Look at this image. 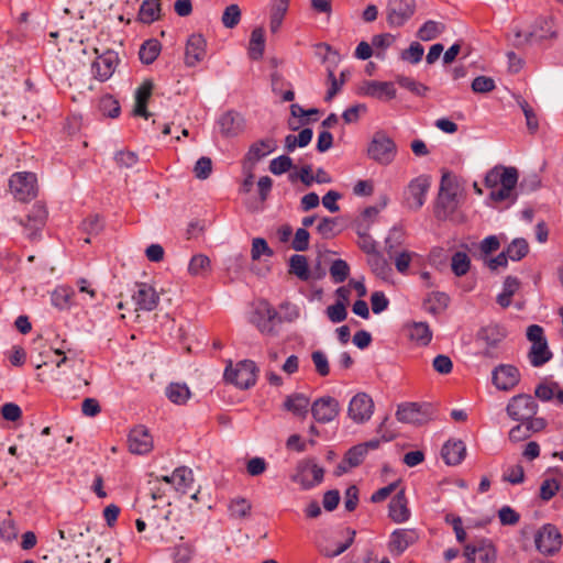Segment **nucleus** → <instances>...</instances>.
<instances>
[{"mask_svg":"<svg viewBox=\"0 0 563 563\" xmlns=\"http://www.w3.org/2000/svg\"><path fill=\"white\" fill-rule=\"evenodd\" d=\"M311 360L314 365L316 372L322 376L325 377L330 374V364L328 356L322 351H313L311 353Z\"/></svg>","mask_w":563,"mask_h":563,"instance_id":"5fc2aeb1","label":"nucleus"},{"mask_svg":"<svg viewBox=\"0 0 563 563\" xmlns=\"http://www.w3.org/2000/svg\"><path fill=\"white\" fill-rule=\"evenodd\" d=\"M19 530L11 518H7L0 523V538L5 542H12L18 538Z\"/></svg>","mask_w":563,"mask_h":563,"instance_id":"e2e57ef3","label":"nucleus"},{"mask_svg":"<svg viewBox=\"0 0 563 563\" xmlns=\"http://www.w3.org/2000/svg\"><path fill=\"white\" fill-rule=\"evenodd\" d=\"M423 52V46L420 43L412 42L409 48L401 53V58L404 60L410 62L411 64H417L421 60Z\"/></svg>","mask_w":563,"mask_h":563,"instance_id":"338daca9","label":"nucleus"},{"mask_svg":"<svg viewBox=\"0 0 563 563\" xmlns=\"http://www.w3.org/2000/svg\"><path fill=\"white\" fill-rule=\"evenodd\" d=\"M289 9V0H275L269 10V31L275 34L282 27Z\"/></svg>","mask_w":563,"mask_h":563,"instance_id":"f704fd0d","label":"nucleus"},{"mask_svg":"<svg viewBox=\"0 0 563 563\" xmlns=\"http://www.w3.org/2000/svg\"><path fill=\"white\" fill-rule=\"evenodd\" d=\"M93 52L97 54V58L91 65L93 78L101 82L107 81L112 77L120 62L118 53L107 49L99 54L98 48H95Z\"/></svg>","mask_w":563,"mask_h":563,"instance_id":"6e6552de","label":"nucleus"},{"mask_svg":"<svg viewBox=\"0 0 563 563\" xmlns=\"http://www.w3.org/2000/svg\"><path fill=\"white\" fill-rule=\"evenodd\" d=\"M409 336L420 345H428L432 339V332L426 322H415L409 328Z\"/></svg>","mask_w":563,"mask_h":563,"instance_id":"49530a36","label":"nucleus"},{"mask_svg":"<svg viewBox=\"0 0 563 563\" xmlns=\"http://www.w3.org/2000/svg\"><path fill=\"white\" fill-rule=\"evenodd\" d=\"M555 20L553 16H541L532 25V30L525 36V43H529L533 37L539 40H555L558 32L555 30Z\"/></svg>","mask_w":563,"mask_h":563,"instance_id":"393cba45","label":"nucleus"},{"mask_svg":"<svg viewBox=\"0 0 563 563\" xmlns=\"http://www.w3.org/2000/svg\"><path fill=\"white\" fill-rule=\"evenodd\" d=\"M115 163L123 170H130L137 165V156L134 152L120 151L115 154Z\"/></svg>","mask_w":563,"mask_h":563,"instance_id":"bf43d9fd","label":"nucleus"},{"mask_svg":"<svg viewBox=\"0 0 563 563\" xmlns=\"http://www.w3.org/2000/svg\"><path fill=\"white\" fill-rule=\"evenodd\" d=\"M9 189L18 201H30L37 195L36 178H10Z\"/></svg>","mask_w":563,"mask_h":563,"instance_id":"4be33fe9","label":"nucleus"},{"mask_svg":"<svg viewBox=\"0 0 563 563\" xmlns=\"http://www.w3.org/2000/svg\"><path fill=\"white\" fill-rule=\"evenodd\" d=\"M132 299L135 305V311H152L159 302V296L155 288L146 283L136 284V290L134 291Z\"/></svg>","mask_w":563,"mask_h":563,"instance_id":"dca6fc26","label":"nucleus"},{"mask_svg":"<svg viewBox=\"0 0 563 563\" xmlns=\"http://www.w3.org/2000/svg\"><path fill=\"white\" fill-rule=\"evenodd\" d=\"M207 41L201 34H192L188 37L185 47V64L195 67L206 56Z\"/></svg>","mask_w":563,"mask_h":563,"instance_id":"aec40b11","label":"nucleus"},{"mask_svg":"<svg viewBox=\"0 0 563 563\" xmlns=\"http://www.w3.org/2000/svg\"><path fill=\"white\" fill-rule=\"evenodd\" d=\"M99 109L103 115L117 118L120 114V104L112 96H104L99 101Z\"/></svg>","mask_w":563,"mask_h":563,"instance_id":"864d4df0","label":"nucleus"},{"mask_svg":"<svg viewBox=\"0 0 563 563\" xmlns=\"http://www.w3.org/2000/svg\"><path fill=\"white\" fill-rule=\"evenodd\" d=\"M195 554V545L186 542L183 536L179 537V543L172 549V560L174 563H189Z\"/></svg>","mask_w":563,"mask_h":563,"instance_id":"4c0bfd02","label":"nucleus"},{"mask_svg":"<svg viewBox=\"0 0 563 563\" xmlns=\"http://www.w3.org/2000/svg\"><path fill=\"white\" fill-rule=\"evenodd\" d=\"M324 470L313 460H305L298 463L292 481L300 484L302 488L309 489L323 479Z\"/></svg>","mask_w":563,"mask_h":563,"instance_id":"1a4fd4ad","label":"nucleus"},{"mask_svg":"<svg viewBox=\"0 0 563 563\" xmlns=\"http://www.w3.org/2000/svg\"><path fill=\"white\" fill-rule=\"evenodd\" d=\"M366 455V448L364 445H355L351 448L345 454V462L350 467L358 466Z\"/></svg>","mask_w":563,"mask_h":563,"instance_id":"69168bd1","label":"nucleus"},{"mask_svg":"<svg viewBox=\"0 0 563 563\" xmlns=\"http://www.w3.org/2000/svg\"><path fill=\"white\" fill-rule=\"evenodd\" d=\"M165 395L173 404L185 405L191 393L185 383H170L165 389Z\"/></svg>","mask_w":563,"mask_h":563,"instance_id":"e433bc0d","label":"nucleus"},{"mask_svg":"<svg viewBox=\"0 0 563 563\" xmlns=\"http://www.w3.org/2000/svg\"><path fill=\"white\" fill-rule=\"evenodd\" d=\"M262 255L271 257L273 251L263 238H255L252 241L251 257L253 261H258Z\"/></svg>","mask_w":563,"mask_h":563,"instance_id":"680f3d73","label":"nucleus"},{"mask_svg":"<svg viewBox=\"0 0 563 563\" xmlns=\"http://www.w3.org/2000/svg\"><path fill=\"white\" fill-rule=\"evenodd\" d=\"M445 30V25L441 22L429 20L424 22L417 32V37L428 42L437 38Z\"/></svg>","mask_w":563,"mask_h":563,"instance_id":"a18cd8bd","label":"nucleus"},{"mask_svg":"<svg viewBox=\"0 0 563 563\" xmlns=\"http://www.w3.org/2000/svg\"><path fill=\"white\" fill-rule=\"evenodd\" d=\"M362 93L379 100H390L396 97V90L391 82L387 81H366L361 87Z\"/></svg>","mask_w":563,"mask_h":563,"instance_id":"bb28decb","label":"nucleus"},{"mask_svg":"<svg viewBox=\"0 0 563 563\" xmlns=\"http://www.w3.org/2000/svg\"><path fill=\"white\" fill-rule=\"evenodd\" d=\"M284 407L294 415L305 418L310 407V400L303 394H292L286 398Z\"/></svg>","mask_w":563,"mask_h":563,"instance_id":"c9c22d12","label":"nucleus"},{"mask_svg":"<svg viewBox=\"0 0 563 563\" xmlns=\"http://www.w3.org/2000/svg\"><path fill=\"white\" fill-rule=\"evenodd\" d=\"M415 12V0H389L386 8V20L390 27H401Z\"/></svg>","mask_w":563,"mask_h":563,"instance_id":"423d86ee","label":"nucleus"},{"mask_svg":"<svg viewBox=\"0 0 563 563\" xmlns=\"http://www.w3.org/2000/svg\"><path fill=\"white\" fill-rule=\"evenodd\" d=\"M289 274L295 275L300 280L307 282L311 276L307 257L295 254L289 258Z\"/></svg>","mask_w":563,"mask_h":563,"instance_id":"58836bf2","label":"nucleus"},{"mask_svg":"<svg viewBox=\"0 0 563 563\" xmlns=\"http://www.w3.org/2000/svg\"><path fill=\"white\" fill-rule=\"evenodd\" d=\"M271 178H243L240 191L250 202H263L272 189Z\"/></svg>","mask_w":563,"mask_h":563,"instance_id":"ddd939ff","label":"nucleus"},{"mask_svg":"<svg viewBox=\"0 0 563 563\" xmlns=\"http://www.w3.org/2000/svg\"><path fill=\"white\" fill-rule=\"evenodd\" d=\"M162 0H144L141 3L137 21L144 24H152L161 19L162 15Z\"/></svg>","mask_w":563,"mask_h":563,"instance_id":"72a5a7b5","label":"nucleus"},{"mask_svg":"<svg viewBox=\"0 0 563 563\" xmlns=\"http://www.w3.org/2000/svg\"><path fill=\"white\" fill-rule=\"evenodd\" d=\"M368 156L382 165L390 164L396 154L397 145L385 132H376L367 147Z\"/></svg>","mask_w":563,"mask_h":563,"instance_id":"20e7f679","label":"nucleus"},{"mask_svg":"<svg viewBox=\"0 0 563 563\" xmlns=\"http://www.w3.org/2000/svg\"><path fill=\"white\" fill-rule=\"evenodd\" d=\"M421 406L416 402H407L398 406L397 420L405 423L420 424L424 421Z\"/></svg>","mask_w":563,"mask_h":563,"instance_id":"c756f323","label":"nucleus"},{"mask_svg":"<svg viewBox=\"0 0 563 563\" xmlns=\"http://www.w3.org/2000/svg\"><path fill=\"white\" fill-rule=\"evenodd\" d=\"M211 271V261L205 254H196L188 264V273L191 276H206Z\"/></svg>","mask_w":563,"mask_h":563,"instance_id":"37998d69","label":"nucleus"},{"mask_svg":"<svg viewBox=\"0 0 563 563\" xmlns=\"http://www.w3.org/2000/svg\"><path fill=\"white\" fill-rule=\"evenodd\" d=\"M163 481L180 494L189 493L195 483L192 471L186 466L176 468L169 476H163Z\"/></svg>","mask_w":563,"mask_h":563,"instance_id":"5701e85b","label":"nucleus"},{"mask_svg":"<svg viewBox=\"0 0 563 563\" xmlns=\"http://www.w3.org/2000/svg\"><path fill=\"white\" fill-rule=\"evenodd\" d=\"M47 218V211L43 205L35 203L26 217V221H21V224L25 228L27 238L32 241L36 240L38 232L45 225Z\"/></svg>","mask_w":563,"mask_h":563,"instance_id":"b1692460","label":"nucleus"},{"mask_svg":"<svg viewBox=\"0 0 563 563\" xmlns=\"http://www.w3.org/2000/svg\"><path fill=\"white\" fill-rule=\"evenodd\" d=\"M221 133L225 137H234L245 130V119L236 111H228L219 120Z\"/></svg>","mask_w":563,"mask_h":563,"instance_id":"a878e982","label":"nucleus"},{"mask_svg":"<svg viewBox=\"0 0 563 563\" xmlns=\"http://www.w3.org/2000/svg\"><path fill=\"white\" fill-rule=\"evenodd\" d=\"M493 383L500 390H510L520 382L519 369L514 365H499L493 371Z\"/></svg>","mask_w":563,"mask_h":563,"instance_id":"6ab92c4d","label":"nucleus"},{"mask_svg":"<svg viewBox=\"0 0 563 563\" xmlns=\"http://www.w3.org/2000/svg\"><path fill=\"white\" fill-rule=\"evenodd\" d=\"M161 51L162 45L159 41L156 38H150L141 45L139 56L143 64L150 65L156 60Z\"/></svg>","mask_w":563,"mask_h":563,"instance_id":"a19ab883","label":"nucleus"},{"mask_svg":"<svg viewBox=\"0 0 563 563\" xmlns=\"http://www.w3.org/2000/svg\"><path fill=\"white\" fill-rule=\"evenodd\" d=\"M153 89L152 81H144L136 90L135 93V106L133 109V114L136 117H143L144 119H148L151 113L147 111V102L151 98Z\"/></svg>","mask_w":563,"mask_h":563,"instance_id":"7c9ffc66","label":"nucleus"},{"mask_svg":"<svg viewBox=\"0 0 563 563\" xmlns=\"http://www.w3.org/2000/svg\"><path fill=\"white\" fill-rule=\"evenodd\" d=\"M449 301L450 298L446 294L441 291H433L426 298L424 307L429 312L437 314L448 307Z\"/></svg>","mask_w":563,"mask_h":563,"instance_id":"c03bdc74","label":"nucleus"},{"mask_svg":"<svg viewBox=\"0 0 563 563\" xmlns=\"http://www.w3.org/2000/svg\"><path fill=\"white\" fill-rule=\"evenodd\" d=\"M51 301L59 310H67L74 305L80 303L76 300V291L68 286L57 287L51 295Z\"/></svg>","mask_w":563,"mask_h":563,"instance_id":"c85d7f7f","label":"nucleus"},{"mask_svg":"<svg viewBox=\"0 0 563 563\" xmlns=\"http://www.w3.org/2000/svg\"><path fill=\"white\" fill-rule=\"evenodd\" d=\"M257 367L253 361L239 362L234 367L230 365L224 372L227 382L241 389H247L256 382Z\"/></svg>","mask_w":563,"mask_h":563,"instance_id":"39448f33","label":"nucleus"},{"mask_svg":"<svg viewBox=\"0 0 563 563\" xmlns=\"http://www.w3.org/2000/svg\"><path fill=\"white\" fill-rule=\"evenodd\" d=\"M410 510L404 490L398 492L389 503V517L396 523H402L409 520Z\"/></svg>","mask_w":563,"mask_h":563,"instance_id":"cd10ccee","label":"nucleus"},{"mask_svg":"<svg viewBox=\"0 0 563 563\" xmlns=\"http://www.w3.org/2000/svg\"><path fill=\"white\" fill-rule=\"evenodd\" d=\"M461 190L457 178H441L435 208V214L439 219L448 218L456 209Z\"/></svg>","mask_w":563,"mask_h":563,"instance_id":"7ed1b4c3","label":"nucleus"},{"mask_svg":"<svg viewBox=\"0 0 563 563\" xmlns=\"http://www.w3.org/2000/svg\"><path fill=\"white\" fill-rule=\"evenodd\" d=\"M312 139V130L303 129L298 135L288 134L285 137V148L288 152L295 151L296 147L307 146Z\"/></svg>","mask_w":563,"mask_h":563,"instance_id":"de8ad7c7","label":"nucleus"},{"mask_svg":"<svg viewBox=\"0 0 563 563\" xmlns=\"http://www.w3.org/2000/svg\"><path fill=\"white\" fill-rule=\"evenodd\" d=\"M374 412V401L366 393H357L352 397L347 407V416L355 423H364Z\"/></svg>","mask_w":563,"mask_h":563,"instance_id":"9b49d317","label":"nucleus"},{"mask_svg":"<svg viewBox=\"0 0 563 563\" xmlns=\"http://www.w3.org/2000/svg\"><path fill=\"white\" fill-rule=\"evenodd\" d=\"M277 150V142L273 137L257 140L252 143L242 159V172L245 176H254L257 165L271 153Z\"/></svg>","mask_w":563,"mask_h":563,"instance_id":"f03ea898","label":"nucleus"},{"mask_svg":"<svg viewBox=\"0 0 563 563\" xmlns=\"http://www.w3.org/2000/svg\"><path fill=\"white\" fill-rule=\"evenodd\" d=\"M527 339L531 343L528 352V358L533 367H540L548 363L553 354L549 349L544 330L538 324H531L527 329Z\"/></svg>","mask_w":563,"mask_h":563,"instance_id":"f257e3e1","label":"nucleus"},{"mask_svg":"<svg viewBox=\"0 0 563 563\" xmlns=\"http://www.w3.org/2000/svg\"><path fill=\"white\" fill-rule=\"evenodd\" d=\"M292 167V161L287 155H280L271 161L268 169L274 175H282L289 172Z\"/></svg>","mask_w":563,"mask_h":563,"instance_id":"6e6d98bb","label":"nucleus"},{"mask_svg":"<svg viewBox=\"0 0 563 563\" xmlns=\"http://www.w3.org/2000/svg\"><path fill=\"white\" fill-rule=\"evenodd\" d=\"M368 263L377 277L385 280L390 277L391 268L387 261L378 252L369 256Z\"/></svg>","mask_w":563,"mask_h":563,"instance_id":"09e8293b","label":"nucleus"},{"mask_svg":"<svg viewBox=\"0 0 563 563\" xmlns=\"http://www.w3.org/2000/svg\"><path fill=\"white\" fill-rule=\"evenodd\" d=\"M466 453V448L461 440H449L442 448L441 454L449 465L460 464Z\"/></svg>","mask_w":563,"mask_h":563,"instance_id":"2f4dec72","label":"nucleus"},{"mask_svg":"<svg viewBox=\"0 0 563 563\" xmlns=\"http://www.w3.org/2000/svg\"><path fill=\"white\" fill-rule=\"evenodd\" d=\"M470 257L464 252H456L451 260V268L456 276H464L470 269Z\"/></svg>","mask_w":563,"mask_h":563,"instance_id":"603ef678","label":"nucleus"},{"mask_svg":"<svg viewBox=\"0 0 563 563\" xmlns=\"http://www.w3.org/2000/svg\"><path fill=\"white\" fill-rule=\"evenodd\" d=\"M277 319V311L268 302H261L252 318V322L258 331L266 335H276L275 320Z\"/></svg>","mask_w":563,"mask_h":563,"instance_id":"4468645a","label":"nucleus"},{"mask_svg":"<svg viewBox=\"0 0 563 563\" xmlns=\"http://www.w3.org/2000/svg\"><path fill=\"white\" fill-rule=\"evenodd\" d=\"M350 273L347 263L343 260H335L330 267V275L334 283H343Z\"/></svg>","mask_w":563,"mask_h":563,"instance_id":"13d9d810","label":"nucleus"},{"mask_svg":"<svg viewBox=\"0 0 563 563\" xmlns=\"http://www.w3.org/2000/svg\"><path fill=\"white\" fill-rule=\"evenodd\" d=\"M518 178H483L489 189V197L495 201L512 198Z\"/></svg>","mask_w":563,"mask_h":563,"instance_id":"f3484780","label":"nucleus"},{"mask_svg":"<svg viewBox=\"0 0 563 563\" xmlns=\"http://www.w3.org/2000/svg\"><path fill=\"white\" fill-rule=\"evenodd\" d=\"M505 333L498 327H486L478 332V340L483 341L487 345L485 355H489V349L496 347L499 342L504 339Z\"/></svg>","mask_w":563,"mask_h":563,"instance_id":"79ce46f5","label":"nucleus"},{"mask_svg":"<svg viewBox=\"0 0 563 563\" xmlns=\"http://www.w3.org/2000/svg\"><path fill=\"white\" fill-rule=\"evenodd\" d=\"M311 413L317 422L329 423L339 416L340 404L331 396L320 397L312 402Z\"/></svg>","mask_w":563,"mask_h":563,"instance_id":"f8f14e48","label":"nucleus"},{"mask_svg":"<svg viewBox=\"0 0 563 563\" xmlns=\"http://www.w3.org/2000/svg\"><path fill=\"white\" fill-rule=\"evenodd\" d=\"M251 508V504L244 498L234 499L229 506L230 514L234 518H244L249 516Z\"/></svg>","mask_w":563,"mask_h":563,"instance_id":"0e129e2a","label":"nucleus"},{"mask_svg":"<svg viewBox=\"0 0 563 563\" xmlns=\"http://www.w3.org/2000/svg\"><path fill=\"white\" fill-rule=\"evenodd\" d=\"M222 23L228 29L236 26L241 20V10L238 4H230L222 14Z\"/></svg>","mask_w":563,"mask_h":563,"instance_id":"4d7b16f0","label":"nucleus"},{"mask_svg":"<svg viewBox=\"0 0 563 563\" xmlns=\"http://www.w3.org/2000/svg\"><path fill=\"white\" fill-rule=\"evenodd\" d=\"M538 404L531 395L519 394L514 396L506 408L508 416L516 421H525L538 412Z\"/></svg>","mask_w":563,"mask_h":563,"instance_id":"0eeeda50","label":"nucleus"},{"mask_svg":"<svg viewBox=\"0 0 563 563\" xmlns=\"http://www.w3.org/2000/svg\"><path fill=\"white\" fill-rule=\"evenodd\" d=\"M528 251L529 245L526 240L516 239L509 244L505 253L507 254L508 258L512 261H519L527 255Z\"/></svg>","mask_w":563,"mask_h":563,"instance_id":"3c124183","label":"nucleus"},{"mask_svg":"<svg viewBox=\"0 0 563 563\" xmlns=\"http://www.w3.org/2000/svg\"><path fill=\"white\" fill-rule=\"evenodd\" d=\"M265 48L264 29L255 27L251 33L249 44V55L253 60H258L263 57Z\"/></svg>","mask_w":563,"mask_h":563,"instance_id":"ea45409f","label":"nucleus"},{"mask_svg":"<svg viewBox=\"0 0 563 563\" xmlns=\"http://www.w3.org/2000/svg\"><path fill=\"white\" fill-rule=\"evenodd\" d=\"M536 397L541 401H550L553 398L558 404L563 405V388L558 382H542L534 390Z\"/></svg>","mask_w":563,"mask_h":563,"instance_id":"473e14b6","label":"nucleus"},{"mask_svg":"<svg viewBox=\"0 0 563 563\" xmlns=\"http://www.w3.org/2000/svg\"><path fill=\"white\" fill-rule=\"evenodd\" d=\"M430 187L428 178H413L405 191V203L408 209L418 211L426 201Z\"/></svg>","mask_w":563,"mask_h":563,"instance_id":"2eb2a0df","label":"nucleus"},{"mask_svg":"<svg viewBox=\"0 0 563 563\" xmlns=\"http://www.w3.org/2000/svg\"><path fill=\"white\" fill-rule=\"evenodd\" d=\"M537 549L545 555H553L562 547V536L553 525H544L534 538Z\"/></svg>","mask_w":563,"mask_h":563,"instance_id":"9d476101","label":"nucleus"},{"mask_svg":"<svg viewBox=\"0 0 563 563\" xmlns=\"http://www.w3.org/2000/svg\"><path fill=\"white\" fill-rule=\"evenodd\" d=\"M418 540L419 533L416 529H396L390 534L388 550L394 555H400Z\"/></svg>","mask_w":563,"mask_h":563,"instance_id":"a211bd4d","label":"nucleus"},{"mask_svg":"<svg viewBox=\"0 0 563 563\" xmlns=\"http://www.w3.org/2000/svg\"><path fill=\"white\" fill-rule=\"evenodd\" d=\"M355 530L353 529H350V528H346L345 529V540L341 543H339L334 549H330V548H323L321 549V553L327 556V558H335V556H339L340 554H342L343 552H345L350 547L351 544L353 543L354 541V538H355Z\"/></svg>","mask_w":563,"mask_h":563,"instance_id":"8fccbe9b","label":"nucleus"},{"mask_svg":"<svg viewBox=\"0 0 563 563\" xmlns=\"http://www.w3.org/2000/svg\"><path fill=\"white\" fill-rule=\"evenodd\" d=\"M128 443L133 454H146L153 449V438L144 426H136L130 431Z\"/></svg>","mask_w":563,"mask_h":563,"instance_id":"412c9836","label":"nucleus"},{"mask_svg":"<svg viewBox=\"0 0 563 563\" xmlns=\"http://www.w3.org/2000/svg\"><path fill=\"white\" fill-rule=\"evenodd\" d=\"M150 485V494L152 499L157 500L162 499L166 496L168 489H170V485H166L163 481V476H155L153 479L148 481Z\"/></svg>","mask_w":563,"mask_h":563,"instance_id":"052dcab7","label":"nucleus"},{"mask_svg":"<svg viewBox=\"0 0 563 563\" xmlns=\"http://www.w3.org/2000/svg\"><path fill=\"white\" fill-rule=\"evenodd\" d=\"M496 85L493 78L487 76H478L472 81V90L475 93H486L495 89Z\"/></svg>","mask_w":563,"mask_h":563,"instance_id":"774afa93","label":"nucleus"}]
</instances>
